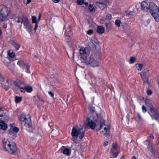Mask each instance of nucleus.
<instances>
[{"mask_svg":"<svg viewBox=\"0 0 159 159\" xmlns=\"http://www.w3.org/2000/svg\"><path fill=\"white\" fill-rule=\"evenodd\" d=\"M85 130L83 127L80 128L74 127L71 130V135L74 142L76 143L77 140H81L84 135Z\"/></svg>","mask_w":159,"mask_h":159,"instance_id":"f257e3e1","label":"nucleus"},{"mask_svg":"<svg viewBox=\"0 0 159 159\" xmlns=\"http://www.w3.org/2000/svg\"><path fill=\"white\" fill-rule=\"evenodd\" d=\"M16 21L18 23L20 22L21 24H23L24 28L26 29L29 33H30L32 31L33 26L26 16H25L22 15L18 17L17 20H16Z\"/></svg>","mask_w":159,"mask_h":159,"instance_id":"f03ea898","label":"nucleus"},{"mask_svg":"<svg viewBox=\"0 0 159 159\" xmlns=\"http://www.w3.org/2000/svg\"><path fill=\"white\" fill-rule=\"evenodd\" d=\"M149 9L151 15L156 21L159 22V14L158 13V7L153 3L149 4Z\"/></svg>","mask_w":159,"mask_h":159,"instance_id":"7ed1b4c3","label":"nucleus"},{"mask_svg":"<svg viewBox=\"0 0 159 159\" xmlns=\"http://www.w3.org/2000/svg\"><path fill=\"white\" fill-rule=\"evenodd\" d=\"M10 8L6 6L2 8L0 7V21L7 20L9 19Z\"/></svg>","mask_w":159,"mask_h":159,"instance_id":"20e7f679","label":"nucleus"},{"mask_svg":"<svg viewBox=\"0 0 159 159\" xmlns=\"http://www.w3.org/2000/svg\"><path fill=\"white\" fill-rule=\"evenodd\" d=\"M83 62L87 65L93 67H95L99 66V63L93 55H91L86 59Z\"/></svg>","mask_w":159,"mask_h":159,"instance_id":"39448f33","label":"nucleus"},{"mask_svg":"<svg viewBox=\"0 0 159 159\" xmlns=\"http://www.w3.org/2000/svg\"><path fill=\"white\" fill-rule=\"evenodd\" d=\"M17 64L23 70H25V71L27 73H30V65L28 63H26L23 61L20 60L18 61Z\"/></svg>","mask_w":159,"mask_h":159,"instance_id":"423d86ee","label":"nucleus"},{"mask_svg":"<svg viewBox=\"0 0 159 159\" xmlns=\"http://www.w3.org/2000/svg\"><path fill=\"white\" fill-rule=\"evenodd\" d=\"M79 52L81 55V57L84 61L89 56V52L86 48H81L79 50Z\"/></svg>","mask_w":159,"mask_h":159,"instance_id":"0eeeda50","label":"nucleus"},{"mask_svg":"<svg viewBox=\"0 0 159 159\" xmlns=\"http://www.w3.org/2000/svg\"><path fill=\"white\" fill-rule=\"evenodd\" d=\"M102 129H103V130H102L101 132L103 133L104 135L105 136L107 135L108 134V132L110 130V128L109 125H107L105 124L104 121L101 123L99 130H101Z\"/></svg>","mask_w":159,"mask_h":159,"instance_id":"6e6552de","label":"nucleus"},{"mask_svg":"<svg viewBox=\"0 0 159 159\" xmlns=\"http://www.w3.org/2000/svg\"><path fill=\"white\" fill-rule=\"evenodd\" d=\"M20 120L21 122H25V125L26 124H27L28 125L30 126L31 122L30 117L29 118L27 119L26 118V115L23 113L20 116Z\"/></svg>","mask_w":159,"mask_h":159,"instance_id":"1a4fd4ad","label":"nucleus"},{"mask_svg":"<svg viewBox=\"0 0 159 159\" xmlns=\"http://www.w3.org/2000/svg\"><path fill=\"white\" fill-rule=\"evenodd\" d=\"M89 114L93 116V118L95 121L96 120L97 118L98 117V115L95 111V107L89 105Z\"/></svg>","mask_w":159,"mask_h":159,"instance_id":"9d476101","label":"nucleus"},{"mask_svg":"<svg viewBox=\"0 0 159 159\" xmlns=\"http://www.w3.org/2000/svg\"><path fill=\"white\" fill-rule=\"evenodd\" d=\"M3 145L5 151L9 152L10 150V139H5L3 140Z\"/></svg>","mask_w":159,"mask_h":159,"instance_id":"9b49d317","label":"nucleus"},{"mask_svg":"<svg viewBox=\"0 0 159 159\" xmlns=\"http://www.w3.org/2000/svg\"><path fill=\"white\" fill-rule=\"evenodd\" d=\"M149 113L153 119H156L158 113H157L155 109H153V107L150 108V111H148Z\"/></svg>","mask_w":159,"mask_h":159,"instance_id":"f8f14e48","label":"nucleus"},{"mask_svg":"<svg viewBox=\"0 0 159 159\" xmlns=\"http://www.w3.org/2000/svg\"><path fill=\"white\" fill-rule=\"evenodd\" d=\"M13 124H11V135H13L12 138L15 139L16 137V134H14V133H17L19 130L18 128L15 126H13Z\"/></svg>","mask_w":159,"mask_h":159,"instance_id":"ddd939ff","label":"nucleus"},{"mask_svg":"<svg viewBox=\"0 0 159 159\" xmlns=\"http://www.w3.org/2000/svg\"><path fill=\"white\" fill-rule=\"evenodd\" d=\"M60 150L61 152L67 156H69L71 154V150L66 148L64 146H62Z\"/></svg>","mask_w":159,"mask_h":159,"instance_id":"4468645a","label":"nucleus"},{"mask_svg":"<svg viewBox=\"0 0 159 159\" xmlns=\"http://www.w3.org/2000/svg\"><path fill=\"white\" fill-rule=\"evenodd\" d=\"M143 81V84L144 85L149 84V83L148 79L146 76V74L145 72H141L139 73Z\"/></svg>","mask_w":159,"mask_h":159,"instance_id":"2eb2a0df","label":"nucleus"},{"mask_svg":"<svg viewBox=\"0 0 159 159\" xmlns=\"http://www.w3.org/2000/svg\"><path fill=\"white\" fill-rule=\"evenodd\" d=\"M88 122L87 124V126H89L90 128L92 129H95L96 126L95 123L93 120H90V118L88 117L87 118Z\"/></svg>","mask_w":159,"mask_h":159,"instance_id":"dca6fc26","label":"nucleus"},{"mask_svg":"<svg viewBox=\"0 0 159 159\" xmlns=\"http://www.w3.org/2000/svg\"><path fill=\"white\" fill-rule=\"evenodd\" d=\"M17 151V149L15 143L13 142H11V154H15Z\"/></svg>","mask_w":159,"mask_h":159,"instance_id":"f3484780","label":"nucleus"},{"mask_svg":"<svg viewBox=\"0 0 159 159\" xmlns=\"http://www.w3.org/2000/svg\"><path fill=\"white\" fill-rule=\"evenodd\" d=\"M149 5L145 1L142 2L141 3V9L145 11H148L149 9Z\"/></svg>","mask_w":159,"mask_h":159,"instance_id":"a211bd4d","label":"nucleus"},{"mask_svg":"<svg viewBox=\"0 0 159 159\" xmlns=\"http://www.w3.org/2000/svg\"><path fill=\"white\" fill-rule=\"evenodd\" d=\"M32 21V23L35 24V27L34 28V30L36 31L38 27V22L37 20V17L35 16H33L31 17Z\"/></svg>","mask_w":159,"mask_h":159,"instance_id":"6ab92c4d","label":"nucleus"},{"mask_svg":"<svg viewBox=\"0 0 159 159\" xmlns=\"http://www.w3.org/2000/svg\"><path fill=\"white\" fill-rule=\"evenodd\" d=\"M7 55L8 57H5V59L4 60H3V61L6 66L8 67L9 65L10 60L9 57H10V50L8 51Z\"/></svg>","mask_w":159,"mask_h":159,"instance_id":"aec40b11","label":"nucleus"},{"mask_svg":"<svg viewBox=\"0 0 159 159\" xmlns=\"http://www.w3.org/2000/svg\"><path fill=\"white\" fill-rule=\"evenodd\" d=\"M11 44L16 48V50L17 51L20 47V45L16 41L13 40L11 41Z\"/></svg>","mask_w":159,"mask_h":159,"instance_id":"412c9836","label":"nucleus"},{"mask_svg":"<svg viewBox=\"0 0 159 159\" xmlns=\"http://www.w3.org/2000/svg\"><path fill=\"white\" fill-rule=\"evenodd\" d=\"M105 31L104 28L100 26H98L97 29V31L98 33L99 34H102Z\"/></svg>","mask_w":159,"mask_h":159,"instance_id":"4be33fe9","label":"nucleus"},{"mask_svg":"<svg viewBox=\"0 0 159 159\" xmlns=\"http://www.w3.org/2000/svg\"><path fill=\"white\" fill-rule=\"evenodd\" d=\"M7 128V125L5 123L2 121L0 122V129L4 130Z\"/></svg>","mask_w":159,"mask_h":159,"instance_id":"5701e85b","label":"nucleus"},{"mask_svg":"<svg viewBox=\"0 0 159 159\" xmlns=\"http://www.w3.org/2000/svg\"><path fill=\"white\" fill-rule=\"evenodd\" d=\"M97 6L102 10H103L106 7L107 5L103 2H98L97 3Z\"/></svg>","mask_w":159,"mask_h":159,"instance_id":"b1692460","label":"nucleus"},{"mask_svg":"<svg viewBox=\"0 0 159 159\" xmlns=\"http://www.w3.org/2000/svg\"><path fill=\"white\" fill-rule=\"evenodd\" d=\"M65 30V35L66 36H70L71 33V29L69 27L67 29Z\"/></svg>","mask_w":159,"mask_h":159,"instance_id":"393cba45","label":"nucleus"},{"mask_svg":"<svg viewBox=\"0 0 159 159\" xmlns=\"http://www.w3.org/2000/svg\"><path fill=\"white\" fill-rule=\"evenodd\" d=\"M22 99V97L16 96L15 97V101L16 103L20 102Z\"/></svg>","mask_w":159,"mask_h":159,"instance_id":"a878e982","label":"nucleus"},{"mask_svg":"<svg viewBox=\"0 0 159 159\" xmlns=\"http://www.w3.org/2000/svg\"><path fill=\"white\" fill-rule=\"evenodd\" d=\"M24 89H25V91L28 93H31L33 90L32 87L31 86H25Z\"/></svg>","mask_w":159,"mask_h":159,"instance_id":"bb28decb","label":"nucleus"},{"mask_svg":"<svg viewBox=\"0 0 159 159\" xmlns=\"http://www.w3.org/2000/svg\"><path fill=\"white\" fill-rule=\"evenodd\" d=\"M110 157L111 158H116L118 154V152H110Z\"/></svg>","mask_w":159,"mask_h":159,"instance_id":"cd10ccee","label":"nucleus"},{"mask_svg":"<svg viewBox=\"0 0 159 159\" xmlns=\"http://www.w3.org/2000/svg\"><path fill=\"white\" fill-rule=\"evenodd\" d=\"M135 66L137 69L139 71H141L143 67L142 64L137 63L136 64Z\"/></svg>","mask_w":159,"mask_h":159,"instance_id":"c85d7f7f","label":"nucleus"},{"mask_svg":"<svg viewBox=\"0 0 159 159\" xmlns=\"http://www.w3.org/2000/svg\"><path fill=\"white\" fill-rule=\"evenodd\" d=\"M145 104L146 106L150 107V108L153 107L150 100L149 99H146L145 100Z\"/></svg>","mask_w":159,"mask_h":159,"instance_id":"c756f323","label":"nucleus"},{"mask_svg":"<svg viewBox=\"0 0 159 159\" xmlns=\"http://www.w3.org/2000/svg\"><path fill=\"white\" fill-rule=\"evenodd\" d=\"M88 9L91 12H94L95 11V9L93 6L91 5L90 4L88 7Z\"/></svg>","mask_w":159,"mask_h":159,"instance_id":"7c9ffc66","label":"nucleus"},{"mask_svg":"<svg viewBox=\"0 0 159 159\" xmlns=\"http://www.w3.org/2000/svg\"><path fill=\"white\" fill-rule=\"evenodd\" d=\"M115 24L116 26H117L118 27H119L120 26L121 21L120 20L117 19L115 20Z\"/></svg>","mask_w":159,"mask_h":159,"instance_id":"2f4dec72","label":"nucleus"},{"mask_svg":"<svg viewBox=\"0 0 159 159\" xmlns=\"http://www.w3.org/2000/svg\"><path fill=\"white\" fill-rule=\"evenodd\" d=\"M19 84L20 85H22L24 86H25L26 83L25 81L22 80H20L19 82Z\"/></svg>","mask_w":159,"mask_h":159,"instance_id":"473e14b6","label":"nucleus"},{"mask_svg":"<svg viewBox=\"0 0 159 159\" xmlns=\"http://www.w3.org/2000/svg\"><path fill=\"white\" fill-rule=\"evenodd\" d=\"M130 63H133L136 60V58L134 57H131L130 58Z\"/></svg>","mask_w":159,"mask_h":159,"instance_id":"72a5a7b5","label":"nucleus"},{"mask_svg":"<svg viewBox=\"0 0 159 159\" xmlns=\"http://www.w3.org/2000/svg\"><path fill=\"white\" fill-rule=\"evenodd\" d=\"M84 2V0H77V4L79 5H82Z\"/></svg>","mask_w":159,"mask_h":159,"instance_id":"f704fd0d","label":"nucleus"},{"mask_svg":"<svg viewBox=\"0 0 159 159\" xmlns=\"http://www.w3.org/2000/svg\"><path fill=\"white\" fill-rule=\"evenodd\" d=\"M112 18V16L110 14H108L107 15L105 20H110Z\"/></svg>","mask_w":159,"mask_h":159,"instance_id":"c9c22d12","label":"nucleus"},{"mask_svg":"<svg viewBox=\"0 0 159 159\" xmlns=\"http://www.w3.org/2000/svg\"><path fill=\"white\" fill-rule=\"evenodd\" d=\"M117 145L116 143H113L112 144V146L111 148H113L115 149H117Z\"/></svg>","mask_w":159,"mask_h":159,"instance_id":"e433bc0d","label":"nucleus"},{"mask_svg":"<svg viewBox=\"0 0 159 159\" xmlns=\"http://www.w3.org/2000/svg\"><path fill=\"white\" fill-rule=\"evenodd\" d=\"M25 87H21L20 86L18 88L21 91V92H23L25 93V89H24Z\"/></svg>","mask_w":159,"mask_h":159,"instance_id":"4c0bfd02","label":"nucleus"},{"mask_svg":"<svg viewBox=\"0 0 159 159\" xmlns=\"http://www.w3.org/2000/svg\"><path fill=\"white\" fill-rule=\"evenodd\" d=\"M142 109L143 112L144 113H145L147 111L146 107L143 105L142 107Z\"/></svg>","mask_w":159,"mask_h":159,"instance_id":"58836bf2","label":"nucleus"},{"mask_svg":"<svg viewBox=\"0 0 159 159\" xmlns=\"http://www.w3.org/2000/svg\"><path fill=\"white\" fill-rule=\"evenodd\" d=\"M16 55L15 52H13V51L11 52V58H15Z\"/></svg>","mask_w":159,"mask_h":159,"instance_id":"ea45409f","label":"nucleus"},{"mask_svg":"<svg viewBox=\"0 0 159 159\" xmlns=\"http://www.w3.org/2000/svg\"><path fill=\"white\" fill-rule=\"evenodd\" d=\"M1 86L6 91L7 90L9 89V87L5 85L2 84H1Z\"/></svg>","mask_w":159,"mask_h":159,"instance_id":"a19ab883","label":"nucleus"},{"mask_svg":"<svg viewBox=\"0 0 159 159\" xmlns=\"http://www.w3.org/2000/svg\"><path fill=\"white\" fill-rule=\"evenodd\" d=\"M13 84H14V86H15L18 88L19 87H20V85L16 81H14V82H13Z\"/></svg>","mask_w":159,"mask_h":159,"instance_id":"79ce46f5","label":"nucleus"},{"mask_svg":"<svg viewBox=\"0 0 159 159\" xmlns=\"http://www.w3.org/2000/svg\"><path fill=\"white\" fill-rule=\"evenodd\" d=\"M0 81L2 82H4L5 81V79L4 77L0 73Z\"/></svg>","mask_w":159,"mask_h":159,"instance_id":"37998d69","label":"nucleus"},{"mask_svg":"<svg viewBox=\"0 0 159 159\" xmlns=\"http://www.w3.org/2000/svg\"><path fill=\"white\" fill-rule=\"evenodd\" d=\"M48 93L49 94V95L52 98H53L54 96V94L51 91H49L48 92Z\"/></svg>","mask_w":159,"mask_h":159,"instance_id":"c03bdc74","label":"nucleus"},{"mask_svg":"<svg viewBox=\"0 0 159 159\" xmlns=\"http://www.w3.org/2000/svg\"><path fill=\"white\" fill-rule=\"evenodd\" d=\"M93 33V31L92 30H89L87 31V33L88 34L90 35L91 34H92Z\"/></svg>","mask_w":159,"mask_h":159,"instance_id":"a18cd8bd","label":"nucleus"},{"mask_svg":"<svg viewBox=\"0 0 159 159\" xmlns=\"http://www.w3.org/2000/svg\"><path fill=\"white\" fill-rule=\"evenodd\" d=\"M152 91L150 90H148L147 91V93L148 95H150L152 94Z\"/></svg>","mask_w":159,"mask_h":159,"instance_id":"49530a36","label":"nucleus"},{"mask_svg":"<svg viewBox=\"0 0 159 159\" xmlns=\"http://www.w3.org/2000/svg\"><path fill=\"white\" fill-rule=\"evenodd\" d=\"M126 15L127 16H129L132 15V12L131 11H128L126 12Z\"/></svg>","mask_w":159,"mask_h":159,"instance_id":"de8ad7c7","label":"nucleus"},{"mask_svg":"<svg viewBox=\"0 0 159 159\" xmlns=\"http://www.w3.org/2000/svg\"><path fill=\"white\" fill-rule=\"evenodd\" d=\"M118 152L117 151V149H115L113 148H111L110 151V152Z\"/></svg>","mask_w":159,"mask_h":159,"instance_id":"09e8293b","label":"nucleus"},{"mask_svg":"<svg viewBox=\"0 0 159 159\" xmlns=\"http://www.w3.org/2000/svg\"><path fill=\"white\" fill-rule=\"evenodd\" d=\"M137 117L138 118V119L140 120H142V117L140 116V114L138 113H137Z\"/></svg>","mask_w":159,"mask_h":159,"instance_id":"8fccbe9b","label":"nucleus"},{"mask_svg":"<svg viewBox=\"0 0 159 159\" xmlns=\"http://www.w3.org/2000/svg\"><path fill=\"white\" fill-rule=\"evenodd\" d=\"M41 17V14L40 13H39V17H38V19L37 20L38 21V23H39V20H40Z\"/></svg>","mask_w":159,"mask_h":159,"instance_id":"3c124183","label":"nucleus"},{"mask_svg":"<svg viewBox=\"0 0 159 159\" xmlns=\"http://www.w3.org/2000/svg\"><path fill=\"white\" fill-rule=\"evenodd\" d=\"M152 150H151L152 154H154L155 152V149L153 148L152 147H151Z\"/></svg>","mask_w":159,"mask_h":159,"instance_id":"603ef678","label":"nucleus"},{"mask_svg":"<svg viewBox=\"0 0 159 159\" xmlns=\"http://www.w3.org/2000/svg\"><path fill=\"white\" fill-rule=\"evenodd\" d=\"M108 143L107 141H105L104 142L103 145L104 147L107 146L108 145Z\"/></svg>","mask_w":159,"mask_h":159,"instance_id":"864d4df0","label":"nucleus"},{"mask_svg":"<svg viewBox=\"0 0 159 159\" xmlns=\"http://www.w3.org/2000/svg\"><path fill=\"white\" fill-rule=\"evenodd\" d=\"M61 0H52V1L56 3L58 2Z\"/></svg>","mask_w":159,"mask_h":159,"instance_id":"5fc2aeb1","label":"nucleus"},{"mask_svg":"<svg viewBox=\"0 0 159 159\" xmlns=\"http://www.w3.org/2000/svg\"><path fill=\"white\" fill-rule=\"evenodd\" d=\"M38 98L41 101H43V100L42 99L40 98V97L39 96H38Z\"/></svg>","mask_w":159,"mask_h":159,"instance_id":"6e6d98bb","label":"nucleus"},{"mask_svg":"<svg viewBox=\"0 0 159 159\" xmlns=\"http://www.w3.org/2000/svg\"><path fill=\"white\" fill-rule=\"evenodd\" d=\"M109 24L108 23H105V25L106 26L107 28H108V25H109Z\"/></svg>","mask_w":159,"mask_h":159,"instance_id":"4d7b16f0","label":"nucleus"},{"mask_svg":"<svg viewBox=\"0 0 159 159\" xmlns=\"http://www.w3.org/2000/svg\"><path fill=\"white\" fill-rule=\"evenodd\" d=\"M31 2V0H27L26 2V4H28Z\"/></svg>","mask_w":159,"mask_h":159,"instance_id":"13d9d810","label":"nucleus"},{"mask_svg":"<svg viewBox=\"0 0 159 159\" xmlns=\"http://www.w3.org/2000/svg\"><path fill=\"white\" fill-rule=\"evenodd\" d=\"M149 137L152 139H154V137L153 135H150V136H149Z\"/></svg>","mask_w":159,"mask_h":159,"instance_id":"bf43d9fd","label":"nucleus"},{"mask_svg":"<svg viewBox=\"0 0 159 159\" xmlns=\"http://www.w3.org/2000/svg\"><path fill=\"white\" fill-rule=\"evenodd\" d=\"M7 25H3V27L4 28V29H6L7 28Z\"/></svg>","mask_w":159,"mask_h":159,"instance_id":"052dcab7","label":"nucleus"},{"mask_svg":"<svg viewBox=\"0 0 159 159\" xmlns=\"http://www.w3.org/2000/svg\"><path fill=\"white\" fill-rule=\"evenodd\" d=\"M156 119L158 120L159 121V112L158 113V115Z\"/></svg>","mask_w":159,"mask_h":159,"instance_id":"680f3d73","label":"nucleus"},{"mask_svg":"<svg viewBox=\"0 0 159 159\" xmlns=\"http://www.w3.org/2000/svg\"><path fill=\"white\" fill-rule=\"evenodd\" d=\"M37 58H38V57H37V56H36V55H35L34 56V58H33V59H34V60H35V59Z\"/></svg>","mask_w":159,"mask_h":159,"instance_id":"e2e57ef3","label":"nucleus"},{"mask_svg":"<svg viewBox=\"0 0 159 159\" xmlns=\"http://www.w3.org/2000/svg\"><path fill=\"white\" fill-rule=\"evenodd\" d=\"M2 111V109L1 108H0V113ZM2 116V115L0 114V117Z\"/></svg>","mask_w":159,"mask_h":159,"instance_id":"0e129e2a","label":"nucleus"},{"mask_svg":"<svg viewBox=\"0 0 159 159\" xmlns=\"http://www.w3.org/2000/svg\"><path fill=\"white\" fill-rule=\"evenodd\" d=\"M132 159H136V157L135 156H133Z\"/></svg>","mask_w":159,"mask_h":159,"instance_id":"69168bd1","label":"nucleus"},{"mask_svg":"<svg viewBox=\"0 0 159 159\" xmlns=\"http://www.w3.org/2000/svg\"><path fill=\"white\" fill-rule=\"evenodd\" d=\"M85 5L86 6H88V3H86L85 4Z\"/></svg>","mask_w":159,"mask_h":159,"instance_id":"338daca9","label":"nucleus"},{"mask_svg":"<svg viewBox=\"0 0 159 159\" xmlns=\"http://www.w3.org/2000/svg\"><path fill=\"white\" fill-rule=\"evenodd\" d=\"M158 84L159 86V81H158Z\"/></svg>","mask_w":159,"mask_h":159,"instance_id":"774afa93","label":"nucleus"}]
</instances>
